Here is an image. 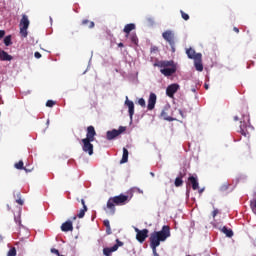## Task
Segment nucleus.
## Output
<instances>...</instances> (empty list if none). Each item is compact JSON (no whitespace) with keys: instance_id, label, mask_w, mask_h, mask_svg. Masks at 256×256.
Segmentation results:
<instances>
[{"instance_id":"obj_1","label":"nucleus","mask_w":256,"mask_h":256,"mask_svg":"<svg viewBox=\"0 0 256 256\" xmlns=\"http://www.w3.org/2000/svg\"><path fill=\"white\" fill-rule=\"evenodd\" d=\"M169 237H171V228L167 225H164L160 231H154L150 234V247L154 256H159L157 247L161 245V242L167 241Z\"/></svg>"},{"instance_id":"obj_2","label":"nucleus","mask_w":256,"mask_h":256,"mask_svg":"<svg viewBox=\"0 0 256 256\" xmlns=\"http://www.w3.org/2000/svg\"><path fill=\"white\" fill-rule=\"evenodd\" d=\"M97 136V132L95 131V127L88 126L86 130V138L82 139V151L84 153H88V155H93V141H95V137Z\"/></svg>"},{"instance_id":"obj_3","label":"nucleus","mask_w":256,"mask_h":256,"mask_svg":"<svg viewBox=\"0 0 256 256\" xmlns=\"http://www.w3.org/2000/svg\"><path fill=\"white\" fill-rule=\"evenodd\" d=\"M154 67H159L160 73L164 75V77H171V75L177 73V65H175L173 60L159 61L154 64Z\"/></svg>"},{"instance_id":"obj_4","label":"nucleus","mask_w":256,"mask_h":256,"mask_svg":"<svg viewBox=\"0 0 256 256\" xmlns=\"http://www.w3.org/2000/svg\"><path fill=\"white\" fill-rule=\"evenodd\" d=\"M129 201V196L120 194L108 199L106 207L112 215H115V205H125Z\"/></svg>"},{"instance_id":"obj_5","label":"nucleus","mask_w":256,"mask_h":256,"mask_svg":"<svg viewBox=\"0 0 256 256\" xmlns=\"http://www.w3.org/2000/svg\"><path fill=\"white\" fill-rule=\"evenodd\" d=\"M29 25V17L26 14H23L19 24L21 37L25 38L27 37V35H29V33L27 32V29H29Z\"/></svg>"},{"instance_id":"obj_6","label":"nucleus","mask_w":256,"mask_h":256,"mask_svg":"<svg viewBox=\"0 0 256 256\" xmlns=\"http://www.w3.org/2000/svg\"><path fill=\"white\" fill-rule=\"evenodd\" d=\"M162 37L167 43H169L172 52L175 53V33L171 30H166L162 33Z\"/></svg>"},{"instance_id":"obj_7","label":"nucleus","mask_w":256,"mask_h":256,"mask_svg":"<svg viewBox=\"0 0 256 256\" xmlns=\"http://www.w3.org/2000/svg\"><path fill=\"white\" fill-rule=\"evenodd\" d=\"M127 128L125 126H120L119 129H113L112 131H107L106 133V139L108 141H113V139H116V137H119L121 133H125Z\"/></svg>"},{"instance_id":"obj_8","label":"nucleus","mask_w":256,"mask_h":256,"mask_svg":"<svg viewBox=\"0 0 256 256\" xmlns=\"http://www.w3.org/2000/svg\"><path fill=\"white\" fill-rule=\"evenodd\" d=\"M136 232V240L138 243H145V240L147 237H149V230L147 228H144L140 230L139 228H135Z\"/></svg>"},{"instance_id":"obj_9","label":"nucleus","mask_w":256,"mask_h":256,"mask_svg":"<svg viewBox=\"0 0 256 256\" xmlns=\"http://www.w3.org/2000/svg\"><path fill=\"white\" fill-rule=\"evenodd\" d=\"M119 247H123V242L119 239H116V244L112 247H106L103 249L104 256H111L112 253H115L119 249Z\"/></svg>"},{"instance_id":"obj_10","label":"nucleus","mask_w":256,"mask_h":256,"mask_svg":"<svg viewBox=\"0 0 256 256\" xmlns=\"http://www.w3.org/2000/svg\"><path fill=\"white\" fill-rule=\"evenodd\" d=\"M178 91H179V84L177 83L170 84L166 88V95L170 97V99H173V97H175V93H177Z\"/></svg>"},{"instance_id":"obj_11","label":"nucleus","mask_w":256,"mask_h":256,"mask_svg":"<svg viewBox=\"0 0 256 256\" xmlns=\"http://www.w3.org/2000/svg\"><path fill=\"white\" fill-rule=\"evenodd\" d=\"M157 103V95L155 93H150L149 99H148V111H153L155 109V104Z\"/></svg>"},{"instance_id":"obj_12","label":"nucleus","mask_w":256,"mask_h":256,"mask_svg":"<svg viewBox=\"0 0 256 256\" xmlns=\"http://www.w3.org/2000/svg\"><path fill=\"white\" fill-rule=\"evenodd\" d=\"M203 55L201 53H197L196 59H194V65L196 71H203Z\"/></svg>"},{"instance_id":"obj_13","label":"nucleus","mask_w":256,"mask_h":256,"mask_svg":"<svg viewBox=\"0 0 256 256\" xmlns=\"http://www.w3.org/2000/svg\"><path fill=\"white\" fill-rule=\"evenodd\" d=\"M125 105L128 106V113L130 119H133V115H135V104L133 101L129 100V97L126 96Z\"/></svg>"},{"instance_id":"obj_14","label":"nucleus","mask_w":256,"mask_h":256,"mask_svg":"<svg viewBox=\"0 0 256 256\" xmlns=\"http://www.w3.org/2000/svg\"><path fill=\"white\" fill-rule=\"evenodd\" d=\"M61 231H63V233H69V231H73V221L67 220L66 222L62 223Z\"/></svg>"},{"instance_id":"obj_15","label":"nucleus","mask_w":256,"mask_h":256,"mask_svg":"<svg viewBox=\"0 0 256 256\" xmlns=\"http://www.w3.org/2000/svg\"><path fill=\"white\" fill-rule=\"evenodd\" d=\"M0 61H13V56L9 55L5 50L0 49Z\"/></svg>"},{"instance_id":"obj_16","label":"nucleus","mask_w":256,"mask_h":256,"mask_svg":"<svg viewBox=\"0 0 256 256\" xmlns=\"http://www.w3.org/2000/svg\"><path fill=\"white\" fill-rule=\"evenodd\" d=\"M189 183L192 185L193 191H197L199 189V181L197 180V177L195 176H190L188 178Z\"/></svg>"},{"instance_id":"obj_17","label":"nucleus","mask_w":256,"mask_h":256,"mask_svg":"<svg viewBox=\"0 0 256 256\" xmlns=\"http://www.w3.org/2000/svg\"><path fill=\"white\" fill-rule=\"evenodd\" d=\"M135 24L134 23H130V24H126L124 26V33H126V37H129V33H131V31H135Z\"/></svg>"},{"instance_id":"obj_18","label":"nucleus","mask_w":256,"mask_h":256,"mask_svg":"<svg viewBox=\"0 0 256 256\" xmlns=\"http://www.w3.org/2000/svg\"><path fill=\"white\" fill-rule=\"evenodd\" d=\"M85 213H87V205H84V208L80 209V211L77 214V216H74L72 218V221H76L77 217H78V219H83V217H85Z\"/></svg>"},{"instance_id":"obj_19","label":"nucleus","mask_w":256,"mask_h":256,"mask_svg":"<svg viewBox=\"0 0 256 256\" xmlns=\"http://www.w3.org/2000/svg\"><path fill=\"white\" fill-rule=\"evenodd\" d=\"M186 55L188 56V59H197V54L193 48H189L186 50Z\"/></svg>"},{"instance_id":"obj_20","label":"nucleus","mask_w":256,"mask_h":256,"mask_svg":"<svg viewBox=\"0 0 256 256\" xmlns=\"http://www.w3.org/2000/svg\"><path fill=\"white\" fill-rule=\"evenodd\" d=\"M127 161H129V150H127V148H123V155L120 163H127Z\"/></svg>"},{"instance_id":"obj_21","label":"nucleus","mask_w":256,"mask_h":256,"mask_svg":"<svg viewBox=\"0 0 256 256\" xmlns=\"http://www.w3.org/2000/svg\"><path fill=\"white\" fill-rule=\"evenodd\" d=\"M161 117H163V119H165V121H175V118L167 115L166 109L162 110Z\"/></svg>"},{"instance_id":"obj_22","label":"nucleus","mask_w":256,"mask_h":256,"mask_svg":"<svg viewBox=\"0 0 256 256\" xmlns=\"http://www.w3.org/2000/svg\"><path fill=\"white\" fill-rule=\"evenodd\" d=\"M222 233H224V235H226V237H233V230L227 228V226H224L222 228Z\"/></svg>"},{"instance_id":"obj_23","label":"nucleus","mask_w":256,"mask_h":256,"mask_svg":"<svg viewBox=\"0 0 256 256\" xmlns=\"http://www.w3.org/2000/svg\"><path fill=\"white\" fill-rule=\"evenodd\" d=\"M82 25H88V29H93L95 27V22L84 19L82 20Z\"/></svg>"},{"instance_id":"obj_24","label":"nucleus","mask_w":256,"mask_h":256,"mask_svg":"<svg viewBox=\"0 0 256 256\" xmlns=\"http://www.w3.org/2000/svg\"><path fill=\"white\" fill-rule=\"evenodd\" d=\"M103 224L106 227L107 235H111V233H112V231H111V223L109 222V220H104Z\"/></svg>"},{"instance_id":"obj_25","label":"nucleus","mask_w":256,"mask_h":256,"mask_svg":"<svg viewBox=\"0 0 256 256\" xmlns=\"http://www.w3.org/2000/svg\"><path fill=\"white\" fill-rule=\"evenodd\" d=\"M174 185L175 187H181L183 185V175L175 179Z\"/></svg>"},{"instance_id":"obj_26","label":"nucleus","mask_w":256,"mask_h":256,"mask_svg":"<svg viewBox=\"0 0 256 256\" xmlns=\"http://www.w3.org/2000/svg\"><path fill=\"white\" fill-rule=\"evenodd\" d=\"M23 165H24L23 160H20L19 162H17L15 164V168L19 169V170L24 169V171L29 172V170H27V168L23 167Z\"/></svg>"},{"instance_id":"obj_27","label":"nucleus","mask_w":256,"mask_h":256,"mask_svg":"<svg viewBox=\"0 0 256 256\" xmlns=\"http://www.w3.org/2000/svg\"><path fill=\"white\" fill-rule=\"evenodd\" d=\"M4 44L6 47H9V45H13V42L11 41V35H8L4 38Z\"/></svg>"},{"instance_id":"obj_28","label":"nucleus","mask_w":256,"mask_h":256,"mask_svg":"<svg viewBox=\"0 0 256 256\" xmlns=\"http://www.w3.org/2000/svg\"><path fill=\"white\" fill-rule=\"evenodd\" d=\"M130 40L134 43V45H137V43H139V39L137 38L136 34H132L130 36Z\"/></svg>"},{"instance_id":"obj_29","label":"nucleus","mask_w":256,"mask_h":256,"mask_svg":"<svg viewBox=\"0 0 256 256\" xmlns=\"http://www.w3.org/2000/svg\"><path fill=\"white\" fill-rule=\"evenodd\" d=\"M17 255V249L15 247H12L9 251L7 256H16Z\"/></svg>"},{"instance_id":"obj_30","label":"nucleus","mask_w":256,"mask_h":256,"mask_svg":"<svg viewBox=\"0 0 256 256\" xmlns=\"http://www.w3.org/2000/svg\"><path fill=\"white\" fill-rule=\"evenodd\" d=\"M229 189V183H224L220 186V191L225 192Z\"/></svg>"},{"instance_id":"obj_31","label":"nucleus","mask_w":256,"mask_h":256,"mask_svg":"<svg viewBox=\"0 0 256 256\" xmlns=\"http://www.w3.org/2000/svg\"><path fill=\"white\" fill-rule=\"evenodd\" d=\"M182 19L184 21H189V14L185 13L183 10L180 11Z\"/></svg>"},{"instance_id":"obj_32","label":"nucleus","mask_w":256,"mask_h":256,"mask_svg":"<svg viewBox=\"0 0 256 256\" xmlns=\"http://www.w3.org/2000/svg\"><path fill=\"white\" fill-rule=\"evenodd\" d=\"M17 195L19 198L16 199V203H18V205H23L24 202L23 199H21V193H18Z\"/></svg>"},{"instance_id":"obj_33","label":"nucleus","mask_w":256,"mask_h":256,"mask_svg":"<svg viewBox=\"0 0 256 256\" xmlns=\"http://www.w3.org/2000/svg\"><path fill=\"white\" fill-rule=\"evenodd\" d=\"M138 105H140V107H145V105H146L145 99L140 98V99L138 100Z\"/></svg>"},{"instance_id":"obj_34","label":"nucleus","mask_w":256,"mask_h":256,"mask_svg":"<svg viewBox=\"0 0 256 256\" xmlns=\"http://www.w3.org/2000/svg\"><path fill=\"white\" fill-rule=\"evenodd\" d=\"M55 101H53V100H48L47 102H46V107H53L54 105H55Z\"/></svg>"},{"instance_id":"obj_35","label":"nucleus","mask_w":256,"mask_h":256,"mask_svg":"<svg viewBox=\"0 0 256 256\" xmlns=\"http://www.w3.org/2000/svg\"><path fill=\"white\" fill-rule=\"evenodd\" d=\"M150 51H151V53H157V51H159V47H157V46H152V47L150 48Z\"/></svg>"},{"instance_id":"obj_36","label":"nucleus","mask_w":256,"mask_h":256,"mask_svg":"<svg viewBox=\"0 0 256 256\" xmlns=\"http://www.w3.org/2000/svg\"><path fill=\"white\" fill-rule=\"evenodd\" d=\"M51 253H54V255H57V256H61V254L59 253V250H57L55 248L51 249Z\"/></svg>"},{"instance_id":"obj_37","label":"nucleus","mask_w":256,"mask_h":256,"mask_svg":"<svg viewBox=\"0 0 256 256\" xmlns=\"http://www.w3.org/2000/svg\"><path fill=\"white\" fill-rule=\"evenodd\" d=\"M251 209H256V199L250 203Z\"/></svg>"},{"instance_id":"obj_38","label":"nucleus","mask_w":256,"mask_h":256,"mask_svg":"<svg viewBox=\"0 0 256 256\" xmlns=\"http://www.w3.org/2000/svg\"><path fill=\"white\" fill-rule=\"evenodd\" d=\"M34 57H35L36 59H41V53L35 52V53H34Z\"/></svg>"},{"instance_id":"obj_39","label":"nucleus","mask_w":256,"mask_h":256,"mask_svg":"<svg viewBox=\"0 0 256 256\" xmlns=\"http://www.w3.org/2000/svg\"><path fill=\"white\" fill-rule=\"evenodd\" d=\"M240 133H241V135H247L245 133V129H243V125H240Z\"/></svg>"},{"instance_id":"obj_40","label":"nucleus","mask_w":256,"mask_h":256,"mask_svg":"<svg viewBox=\"0 0 256 256\" xmlns=\"http://www.w3.org/2000/svg\"><path fill=\"white\" fill-rule=\"evenodd\" d=\"M5 37V30H0V39Z\"/></svg>"},{"instance_id":"obj_41","label":"nucleus","mask_w":256,"mask_h":256,"mask_svg":"<svg viewBox=\"0 0 256 256\" xmlns=\"http://www.w3.org/2000/svg\"><path fill=\"white\" fill-rule=\"evenodd\" d=\"M219 214V210L215 209L213 212H212V216L213 217H217V215Z\"/></svg>"},{"instance_id":"obj_42","label":"nucleus","mask_w":256,"mask_h":256,"mask_svg":"<svg viewBox=\"0 0 256 256\" xmlns=\"http://www.w3.org/2000/svg\"><path fill=\"white\" fill-rule=\"evenodd\" d=\"M81 203H82V207H83V209H85V199H81Z\"/></svg>"},{"instance_id":"obj_43","label":"nucleus","mask_w":256,"mask_h":256,"mask_svg":"<svg viewBox=\"0 0 256 256\" xmlns=\"http://www.w3.org/2000/svg\"><path fill=\"white\" fill-rule=\"evenodd\" d=\"M233 31H235V33H239V28L234 27V28H233Z\"/></svg>"},{"instance_id":"obj_44","label":"nucleus","mask_w":256,"mask_h":256,"mask_svg":"<svg viewBox=\"0 0 256 256\" xmlns=\"http://www.w3.org/2000/svg\"><path fill=\"white\" fill-rule=\"evenodd\" d=\"M118 47H124V44L122 42L118 43Z\"/></svg>"},{"instance_id":"obj_45","label":"nucleus","mask_w":256,"mask_h":256,"mask_svg":"<svg viewBox=\"0 0 256 256\" xmlns=\"http://www.w3.org/2000/svg\"><path fill=\"white\" fill-rule=\"evenodd\" d=\"M234 121H239V117H238V116H235V117H234Z\"/></svg>"},{"instance_id":"obj_46","label":"nucleus","mask_w":256,"mask_h":256,"mask_svg":"<svg viewBox=\"0 0 256 256\" xmlns=\"http://www.w3.org/2000/svg\"><path fill=\"white\" fill-rule=\"evenodd\" d=\"M204 87H205V89H209V85L208 84H205Z\"/></svg>"},{"instance_id":"obj_47","label":"nucleus","mask_w":256,"mask_h":256,"mask_svg":"<svg viewBox=\"0 0 256 256\" xmlns=\"http://www.w3.org/2000/svg\"><path fill=\"white\" fill-rule=\"evenodd\" d=\"M199 193H203V189L199 190Z\"/></svg>"}]
</instances>
